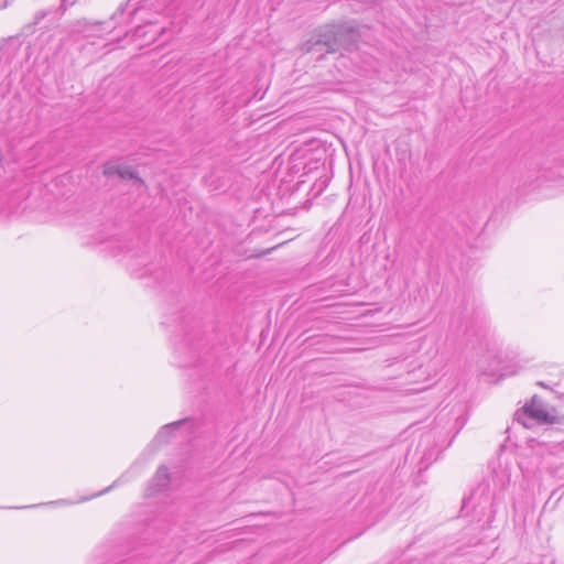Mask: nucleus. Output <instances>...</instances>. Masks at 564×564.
Segmentation results:
<instances>
[{
  "instance_id": "1",
  "label": "nucleus",
  "mask_w": 564,
  "mask_h": 564,
  "mask_svg": "<svg viewBox=\"0 0 564 564\" xmlns=\"http://www.w3.org/2000/svg\"><path fill=\"white\" fill-rule=\"evenodd\" d=\"M455 303L449 328L486 352L490 366H499L502 340L492 326L482 295L474 290H462L456 294Z\"/></svg>"
},
{
  "instance_id": "10",
  "label": "nucleus",
  "mask_w": 564,
  "mask_h": 564,
  "mask_svg": "<svg viewBox=\"0 0 564 564\" xmlns=\"http://www.w3.org/2000/svg\"><path fill=\"white\" fill-rule=\"evenodd\" d=\"M278 246L274 245V246H270V247H267V248H263V249H258L256 247H253L252 249L249 248V259L250 258H260V257H263L268 253H270L272 250H274Z\"/></svg>"
},
{
  "instance_id": "7",
  "label": "nucleus",
  "mask_w": 564,
  "mask_h": 564,
  "mask_svg": "<svg viewBox=\"0 0 564 564\" xmlns=\"http://www.w3.org/2000/svg\"><path fill=\"white\" fill-rule=\"evenodd\" d=\"M453 240L448 237L447 228L441 229L435 234L434 241L431 243L427 250V256L432 263L438 265L441 262L447 260L451 257V248Z\"/></svg>"
},
{
  "instance_id": "6",
  "label": "nucleus",
  "mask_w": 564,
  "mask_h": 564,
  "mask_svg": "<svg viewBox=\"0 0 564 564\" xmlns=\"http://www.w3.org/2000/svg\"><path fill=\"white\" fill-rule=\"evenodd\" d=\"M436 437L437 433L435 429L424 432L420 437L414 453L412 454L411 448L405 453L404 464L409 459L413 460L415 456H419V463L421 464L419 469L422 470L423 468H427L430 464L437 459L442 451Z\"/></svg>"
},
{
  "instance_id": "14",
  "label": "nucleus",
  "mask_w": 564,
  "mask_h": 564,
  "mask_svg": "<svg viewBox=\"0 0 564 564\" xmlns=\"http://www.w3.org/2000/svg\"><path fill=\"white\" fill-rule=\"evenodd\" d=\"M263 95H264V93H263L262 95L258 96V93H257V94L254 95V98H257V99H259V100H260V99H262V98H263Z\"/></svg>"
},
{
  "instance_id": "9",
  "label": "nucleus",
  "mask_w": 564,
  "mask_h": 564,
  "mask_svg": "<svg viewBox=\"0 0 564 564\" xmlns=\"http://www.w3.org/2000/svg\"><path fill=\"white\" fill-rule=\"evenodd\" d=\"M118 176L122 180H135L140 184H143V181L138 176V173L132 167L127 166V165L120 166Z\"/></svg>"
},
{
  "instance_id": "12",
  "label": "nucleus",
  "mask_w": 564,
  "mask_h": 564,
  "mask_svg": "<svg viewBox=\"0 0 564 564\" xmlns=\"http://www.w3.org/2000/svg\"><path fill=\"white\" fill-rule=\"evenodd\" d=\"M177 424H178V423H174V424H171V425H166V426L164 427V430L175 429Z\"/></svg>"
},
{
  "instance_id": "2",
  "label": "nucleus",
  "mask_w": 564,
  "mask_h": 564,
  "mask_svg": "<svg viewBox=\"0 0 564 564\" xmlns=\"http://www.w3.org/2000/svg\"><path fill=\"white\" fill-rule=\"evenodd\" d=\"M510 474L506 469L495 470L491 480L484 479L463 499L460 517L469 519L480 530L491 527L496 513L506 507V492Z\"/></svg>"
},
{
  "instance_id": "8",
  "label": "nucleus",
  "mask_w": 564,
  "mask_h": 564,
  "mask_svg": "<svg viewBox=\"0 0 564 564\" xmlns=\"http://www.w3.org/2000/svg\"><path fill=\"white\" fill-rule=\"evenodd\" d=\"M169 484H170L169 469L165 466L159 467V469L155 473V476L152 479L151 489L154 492H159V491L167 488Z\"/></svg>"
},
{
  "instance_id": "4",
  "label": "nucleus",
  "mask_w": 564,
  "mask_h": 564,
  "mask_svg": "<svg viewBox=\"0 0 564 564\" xmlns=\"http://www.w3.org/2000/svg\"><path fill=\"white\" fill-rule=\"evenodd\" d=\"M249 212L252 213V219L249 220V242L262 232H268L271 228L272 199L268 184H259L249 197Z\"/></svg>"
},
{
  "instance_id": "3",
  "label": "nucleus",
  "mask_w": 564,
  "mask_h": 564,
  "mask_svg": "<svg viewBox=\"0 0 564 564\" xmlns=\"http://www.w3.org/2000/svg\"><path fill=\"white\" fill-rule=\"evenodd\" d=\"M357 31L348 24H327L319 26L310 39L301 44L303 53H336L340 50L349 51L357 43Z\"/></svg>"
},
{
  "instance_id": "5",
  "label": "nucleus",
  "mask_w": 564,
  "mask_h": 564,
  "mask_svg": "<svg viewBox=\"0 0 564 564\" xmlns=\"http://www.w3.org/2000/svg\"><path fill=\"white\" fill-rule=\"evenodd\" d=\"M514 421L527 429L532 427L534 424L550 425L558 422L556 410L550 408L538 395H533L521 409L517 410Z\"/></svg>"
},
{
  "instance_id": "11",
  "label": "nucleus",
  "mask_w": 564,
  "mask_h": 564,
  "mask_svg": "<svg viewBox=\"0 0 564 564\" xmlns=\"http://www.w3.org/2000/svg\"><path fill=\"white\" fill-rule=\"evenodd\" d=\"M120 166L118 164L107 163L104 167V174L108 177L119 175Z\"/></svg>"
},
{
  "instance_id": "13",
  "label": "nucleus",
  "mask_w": 564,
  "mask_h": 564,
  "mask_svg": "<svg viewBox=\"0 0 564 564\" xmlns=\"http://www.w3.org/2000/svg\"><path fill=\"white\" fill-rule=\"evenodd\" d=\"M536 384L543 388H547V386L543 381H539Z\"/></svg>"
}]
</instances>
